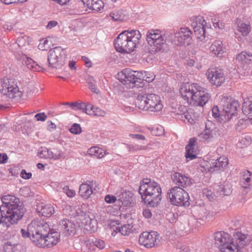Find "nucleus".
<instances>
[{
	"label": "nucleus",
	"instance_id": "obj_18",
	"mask_svg": "<svg viewBox=\"0 0 252 252\" xmlns=\"http://www.w3.org/2000/svg\"><path fill=\"white\" fill-rule=\"evenodd\" d=\"M191 31L187 27L181 28L178 32L174 33L172 43L177 46L185 44L189 45L191 41Z\"/></svg>",
	"mask_w": 252,
	"mask_h": 252
},
{
	"label": "nucleus",
	"instance_id": "obj_27",
	"mask_svg": "<svg viewBox=\"0 0 252 252\" xmlns=\"http://www.w3.org/2000/svg\"><path fill=\"white\" fill-rule=\"evenodd\" d=\"M81 1L87 8L95 11L100 10L103 6L101 0H81Z\"/></svg>",
	"mask_w": 252,
	"mask_h": 252
},
{
	"label": "nucleus",
	"instance_id": "obj_25",
	"mask_svg": "<svg viewBox=\"0 0 252 252\" xmlns=\"http://www.w3.org/2000/svg\"><path fill=\"white\" fill-rule=\"evenodd\" d=\"M36 212L43 216L49 217L54 213L55 210L51 204L42 203L37 205Z\"/></svg>",
	"mask_w": 252,
	"mask_h": 252
},
{
	"label": "nucleus",
	"instance_id": "obj_16",
	"mask_svg": "<svg viewBox=\"0 0 252 252\" xmlns=\"http://www.w3.org/2000/svg\"><path fill=\"white\" fill-rule=\"evenodd\" d=\"M159 234L156 231L142 232L139 238V242L147 248H151L156 246L159 243Z\"/></svg>",
	"mask_w": 252,
	"mask_h": 252
},
{
	"label": "nucleus",
	"instance_id": "obj_31",
	"mask_svg": "<svg viewBox=\"0 0 252 252\" xmlns=\"http://www.w3.org/2000/svg\"><path fill=\"white\" fill-rule=\"evenodd\" d=\"M66 104L70 105L71 109L73 110H80L83 112H85L87 114L89 109L92 108V104L91 103L73 102L71 104L69 103H66Z\"/></svg>",
	"mask_w": 252,
	"mask_h": 252
},
{
	"label": "nucleus",
	"instance_id": "obj_44",
	"mask_svg": "<svg viewBox=\"0 0 252 252\" xmlns=\"http://www.w3.org/2000/svg\"><path fill=\"white\" fill-rule=\"evenodd\" d=\"M87 82L88 84L89 88L92 92L98 94L99 91L96 87V81L94 80L93 77L89 76L87 79Z\"/></svg>",
	"mask_w": 252,
	"mask_h": 252
},
{
	"label": "nucleus",
	"instance_id": "obj_11",
	"mask_svg": "<svg viewBox=\"0 0 252 252\" xmlns=\"http://www.w3.org/2000/svg\"><path fill=\"white\" fill-rule=\"evenodd\" d=\"M220 105L222 106V116L226 120H230L233 116L237 113V109L240 106L238 101L230 97H224L222 98Z\"/></svg>",
	"mask_w": 252,
	"mask_h": 252
},
{
	"label": "nucleus",
	"instance_id": "obj_29",
	"mask_svg": "<svg viewBox=\"0 0 252 252\" xmlns=\"http://www.w3.org/2000/svg\"><path fill=\"white\" fill-rule=\"evenodd\" d=\"M240 185L242 188L245 189H249L252 185V174L249 171L246 170L243 172Z\"/></svg>",
	"mask_w": 252,
	"mask_h": 252
},
{
	"label": "nucleus",
	"instance_id": "obj_60",
	"mask_svg": "<svg viewBox=\"0 0 252 252\" xmlns=\"http://www.w3.org/2000/svg\"><path fill=\"white\" fill-rule=\"evenodd\" d=\"M129 136L132 138L139 140H144L146 139L144 135L139 134H129Z\"/></svg>",
	"mask_w": 252,
	"mask_h": 252
},
{
	"label": "nucleus",
	"instance_id": "obj_63",
	"mask_svg": "<svg viewBox=\"0 0 252 252\" xmlns=\"http://www.w3.org/2000/svg\"><path fill=\"white\" fill-rule=\"evenodd\" d=\"M143 215L145 218L149 219L152 217V213L149 209L143 210Z\"/></svg>",
	"mask_w": 252,
	"mask_h": 252
},
{
	"label": "nucleus",
	"instance_id": "obj_49",
	"mask_svg": "<svg viewBox=\"0 0 252 252\" xmlns=\"http://www.w3.org/2000/svg\"><path fill=\"white\" fill-rule=\"evenodd\" d=\"M129 151L135 152L140 150H145L147 149V146L139 145L137 144L129 145L128 146Z\"/></svg>",
	"mask_w": 252,
	"mask_h": 252
},
{
	"label": "nucleus",
	"instance_id": "obj_26",
	"mask_svg": "<svg viewBox=\"0 0 252 252\" xmlns=\"http://www.w3.org/2000/svg\"><path fill=\"white\" fill-rule=\"evenodd\" d=\"M209 51L211 53L217 56L221 57L225 51L222 42L220 40H215L210 46Z\"/></svg>",
	"mask_w": 252,
	"mask_h": 252
},
{
	"label": "nucleus",
	"instance_id": "obj_47",
	"mask_svg": "<svg viewBox=\"0 0 252 252\" xmlns=\"http://www.w3.org/2000/svg\"><path fill=\"white\" fill-rule=\"evenodd\" d=\"M144 73V75L142 73V81L143 80H145L146 82L150 83L152 82L155 79V75L153 73L147 72L145 71ZM143 85V84H142V85H141V87Z\"/></svg>",
	"mask_w": 252,
	"mask_h": 252
},
{
	"label": "nucleus",
	"instance_id": "obj_56",
	"mask_svg": "<svg viewBox=\"0 0 252 252\" xmlns=\"http://www.w3.org/2000/svg\"><path fill=\"white\" fill-rule=\"evenodd\" d=\"M34 117L37 121L42 122L45 121L47 118V116L43 112L37 113L35 115Z\"/></svg>",
	"mask_w": 252,
	"mask_h": 252
},
{
	"label": "nucleus",
	"instance_id": "obj_5",
	"mask_svg": "<svg viewBox=\"0 0 252 252\" xmlns=\"http://www.w3.org/2000/svg\"><path fill=\"white\" fill-rule=\"evenodd\" d=\"M141 37L138 30L125 31L114 41L116 50L122 53H130L134 51Z\"/></svg>",
	"mask_w": 252,
	"mask_h": 252
},
{
	"label": "nucleus",
	"instance_id": "obj_32",
	"mask_svg": "<svg viewBox=\"0 0 252 252\" xmlns=\"http://www.w3.org/2000/svg\"><path fill=\"white\" fill-rule=\"evenodd\" d=\"M84 219L82 220L80 226L88 231L93 230L94 228V224L96 223V220L91 219L88 216L84 217Z\"/></svg>",
	"mask_w": 252,
	"mask_h": 252
},
{
	"label": "nucleus",
	"instance_id": "obj_13",
	"mask_svg": "<svg viewBox=\"0 0 252 252\" xmlns=\"http://www.w3.org/2000/svg\"><path fill=\"white\" fill-rule=\"evenodd\" d=\"M190 21L195 35L200 41H202L205 37L206 29L209 28L210 26L207 25L204 18L200 15L192 17Z\"/></svg>",
	"mask_w": 252,
	"mask_h": 252
},
{
	"label": "nucleus",
	"instance_id": "obj_57",
	"mask_svg": "<svg viewBox=\"0 0 252 252\" xmlns=\"http://www.w3.org/2000/svg\"><path fill=\"white\" fill-rule=\"evenodd\" d=\"M105 201L108 203H113L117 200V197L112 195H107L105 196Z\"/></svg>",
	"mask_w": 252,
	"mask_h": 252
},
{
	"label": "nucleus",
	"instance_id": "obj_39",
	"mask_svg": "<svg viewBox=\"0 0 252 252\" xmlns=\"http://www.w3.org/2000/svg\"><path fill=\"white\" fill-rule=\"evenodd\" d=\"M178 118L183 121L186 123L193 124L195 123L194 120L188 111H184L182 113H177Z\"/></svg>",
	"mask_w": 252,
	"mask_h": 252
},
{
	"label": "nucleus",
	"instance_id": "obj_3",
	"mask_svg": "<svg viewBox=\"0 0 252 252\" xmlns=\"http://www.w3.org/2000/svg\"><path fill=\"white\" fill-rule=\"evenodd\" d=\"M180 94L189 104L195 106H203L211 97L205 89L196 83L183 85L180 88Z\"/></svg>",
	"mask_w": 252,
	"mask_h": 252
},
{
	"label": "nucleus",
	"instance_id": "obj_15",
	"mask_svg": "<svg viewBox=\"0 0 252 252\" xmlns=\"http://www.w3.org/2000/svg\"><path fill=\"white\" fill-rule=\"evenodd\" d=\"M60 241V233L52 229L42 239L36 240V246L41 248H52Z\"/></svg>",
	"mask_w": 252,
	"mask_h": 252
},
{
	"label": "nucleus",
	"instance_id": "obj_21",
	"mask_svg": "<svg viewBox=\"0 0 252 252\" xmlns=\"http://www.w3.org/2000/svg\"><path fill=\"white\" fill-rule=\"evenodd\" d=\"M171 178L174 183L178 186V187L186 188L191 184L189 178L178 172L173 173L171 175Z\"/></svg>",
	"mask_w": 252,
	"mask_h": 252
},
{
	"label": "nucleus",
	"instance_id": "obj_35",
	"mask_svg": "<svg viewBox=\"0 0 252 252\" xmlns=\"http://www.w3.org/2000/svg\"><path fill=\"white\" fill-rule=\"evenodd\" d=\"M88 154L91 156L100 158L106 155V152L102 149L98 147H92L88 151Z\"/></svg>",
	"mask_w": 252,
	"mask_h": 252
},
{
	"label": "nucleus",
	"instance_id": "obj_33",
	"mask_svg": "<svg viewBox=\"0 0 252 252\" xmlns=\"http://www.w3.org/2000/svg\"><path fill=\"white\" fill-rule=\"evenodd\" d=\"M210 124H211L212 123L208 121V123L206 124V128L198 135L199 138L204 142L211 141L213 137L212 130L211 129L210 127H207V126Z\"/></svg>",
	"mask_w": 252,
	"mask_h": 252
},
{
	"label": "nucleus",
	"instance_id": "obj_46",
	"mask_svg": "<svg viewBox=\"0 0 252 252\" xmlns=\"http://www.w3.org/2000/svg\"><path fill=\"white\" fill-rule=\"evenodd\" d=\"M217 190L220 192L221 194L228 195L231 192V189L228 185L217 186Z\"/></svg>",
	"mask_w": 252,
	"mask_h": 252
},
{
	"label": "nucleus",
	"instance_id": "obj_30",
	"mask_svg": "<svg viewBox=\"0 0 252 252\" xmlns=\"http://www.w3.org/2000/svg\"><path fill=\"white\" fill-rule=\"evenodd\" d=\"M236 59L242 64L252 63V54L246 51H242L236 56Z\"/></svg>",
	"mask_w": 252,
	"mask_h": 252
},
{
	"label": "nucleus",
	"instance_id": "obj_55",
	"mask_svg": "<svg viewBox=\"0 0 252 252\" xmlns=\"http://www.w3.org/2000/svg\"><path fill=\"white\" fill-rule=\"evenodd\" d=\"M94 246H96L99 249H103L105 247V243L104 241L100 239H95L93 242Z\"/></svg>",
	"mask_w": 252,
	"mask_h": 252
},
{
	"label": "nucleus",
	"instance_id": "obj_6",
	"mask_svg": "<svg viewBox=\"0 0 252 252\" xmlns=\"http://www.w3.org/2000/svg\"><path fill=\"white\" fill-rule=\"evenodd\" d=\"M149 89L140 90L135 101L136 106L140 109L149 112H159L163 108L160 97L155 94H150Z\"/></svg>",
	"mask_w": 252,
	"mask_h": 252
},
{
	"label": "nucleus",
	"instance_id": "obj_36",
	"mask_svg": "<svg viewBox=\"0 0 252 252\" xmlns=\"http://www.w3.org/2000/svg\"><path fill=\"white\" fill-rule=\"evenodd\" d=\"M21 246L18 244H13L11 242H6L3 246V252H20L19 248Z\"/></svg>",
	"mask_w": 252,
	"mask_h": 252
},
{
	"label": "nucleus",
	"instance_id": "obj_19",
	"mask_svg": "<svg viewBox=\"0 0 252 252\" xmlns=\"http://www.w3.org/2000/svg\"><path fill=\"white\" fill-rule=\"evenodd\" d=\"M209 82L213 86L219 87L225 81L224 73L221 69L210 68L206 73Z\"/></svg>",
	"mask_w": 252,
	"mask_h": 252
},
{
	"label": "nucleus",
	"instance_id": "obj_53",
	"mask_svg": "<svg viewBox=\"0 0 252 252\" xmlns=\"http://www.w3.org/2000/svg\"><path fill=\"white\" fill-rule=\"evenodd\" d=\"M63 191L69 197H72L75 195V191L70 189L68 186H65L63 188Z\"/></svg>",
	"mask_w": 252,
	"mask_h": 252
},
{
	"label": "nucleus",
	"instance_id": "obj_40",
	"mask_svg": "<svg viewBox=\"0 0 252 252\" xmlns=\"http://www.w3.org/2000/svg\"><path fill=\"white\" fill-rule=\"evenodd\" d=\"M244 114L247 115L252 113V100L250 98L245 99L242 106Z\"/></svg>",
	"mask_w": 252,
	"mask_h": 252
},
{
	"label": "nucleus",
	"instance_id": "obj_59",
	"mask_svg": "<svg viewBox=\"0 0 252 252\" xmlns=\"http://www.w3.org/2000/svg\"><path fill=\"white\" fill-rule=\"evenodd\" d=\"M21 177L24 179H29L32 177V174L31 172L27 173L25 169H23L21 172Z\"/></svg>",
	"mask_w": 252,
	"mask_h": 252
},
{
	"label": "nucleus",
	"instance_id": "obj_17",
	"mask_svg": "<svg viewBox=\"0 0 252 252\" xmlns=\"http://www.w3.org/2000/svg\"><path fill=\"white\" fill-rule=\"evenodd\" d=\"M63 49L61 47H56L51 49L48 53V62L50 66L58 68L62 66L64 62Z\"/></svg>",
	"mask_w": 252,
	"mask_h": 252
},
{
	"label": "nucleus",
	"instance_id": "obj_7",
	"mask_svg": "<svg viewBox=\"0 0 252 252\" xmlns=\"http://www.w3.org/2000/svg\"><path fill=\"white\" fill-rule=\"evenodd\" d=\"M146 40L151 47V52L156 53L163 52L166 46L164 36L159 30L151 29L146 34Z\"/></svg>",
	"mask_w": 252,
	"mask_h": 252
},
{
	"label": "nucleus",
	"instance_id": "obj_54",
	"mask_svg": "<svg viewBox=\"0 0 252 252\" xmlns=\"http://www.w3.org/2000/svg\"><path fill=\"white\" fill-rule=\"evenodd\" d=\"M214 26L215 28H218L220 29H222L224 28V23L222 21L219 20L217 18H215L213 21Z\"/></svg>",
	"mask_w": 252,
	"mask_h": 252
},
{
	"label": "nucleus",
	"instance_id": "obj_41",
	"mask_svg": "<svg viewBox=\"0 0 252 252\" xmlns=\"http://www.w3.org/2000/svg\"><path fill=\"white\" fill-rule=\"evenodd\" d=\"M92 108L89 109L88 112H87L88 115L98 117H104L105 115L106 112L104 110L95 107L93 104H92Z\"/></svg>",
	"mask_w": 252,
	"mask_h": 252
},
{
	"label": "nucleus",
	"instance_id": "obj_42",
	"mask_svg": "<svg viewBox=\"0 0 252 252\" xmlns=\"http://www.w3.org/2000/svg\"><path fill=\"white\" fill-rule=\"evenodd\" d=\"M252 139L250 136L247 134H243L239 140L238 146L241 148L247 147L251 142Z\"/></svg>",
	"mask_w": 252,
	"mask_h": 252
},
{
	"label": "nucleus",
	"instance_id": "obj_64",
	"mask_svg": "<svg viewBox=\"0 0 252 252\" xmlns=\"http://www.w3.org/2000/svg\"><path fill=\"white\" fill-rule=\"evenodd\" d=\"M8 159L7 156L6 154H0V163H5Z\"/></svg>",
	"mask_w": 252,
	"mask_h": 252
},
{
	"label": "nucleus",
	"instance_id": "obj_24",
	"mask_svg": "<svg viewBox=\"0 0 252 252\" xmlns=\"http://www.w3.org/2000/svg\"><path fill=\"white\" fill-rule=\"evenodd\" d=\"M195 143L196 140L194 138L190 139L189 140L188 144L186 147V158L187 159L192 160L196 158L197 150Z\"/></svg>",
	"mask_w": 252,
	"mask_h": 252
},
{
	"label": "nucleus",
	"instance_id": "obj_43",
	"mask_svg": "<svg viewBox=\"0 0 252 252\" xmlns=\"http://www.w3.org/2000/svg\"><path fill=\"white\" fill-rule=\"evenodd\" d=\"M28 68L35 71H40L42 67L32 59H28L26 62Z\"/></svg>",
	"mask_w": 252,
	"mask_h": 252
},
{
	"label": "nucleus",
	"instance_id": "obj_4",
	"mask_svg": "<svg viewBox=\"0 0 252 252\" xmlns=\"http://www.w3.org/2000/svg\"><path fill=\"white\" fill-rule=\"evenodd\" d=\"M139 192L145 203L151 207L158 206L161 199L160 185L150 179H144L140 182Z\"/></svg>",
	"mask_w": 252,
	"mask_h": 252
},
{
	"label": "nucleus",
	"instance_id": "obj_22",
	"mask_svg": "<svg viewBox=\"0 0 252 252\" xmlns=\"http://www.w3.org/2000/svg\"><path fill=\"white\" fill-rule=\"evenodd\" d=\"M60 225L63 233L65 236L73 235L76 233L75 224L69 220H62L60 222Z\"/></svg>",
	"mask_w": 252,
	"mask_h": 252
},
{
	"label": "nucleus",
	"instance_id": "obj_34",
	"mask_svg": "<svg viewBox=\"0 0 252 252\" xmlns=\"http://www.w3.org/2000/svg\"><path fill=\"white\" fill-rule=\"evenodd\" d=\"M237 30L243 36H247L250 33L251 28L249 23L240 22L237 23Z\"/></svg>",
	"mask_w": 252,
	"mask_h": 252
},
{
	"label": "nucleus",
	"instance_id": "obj_62",
	"mask_svg": "<svg viewBox=\"0 0 252 252\" xmlns=\"http://www.w3.org/2000/svg\"><path fill=\"white\" fill-rule=\"evenodd\" d=\"M212 115L215 118H218L220 116L219 109L217 106H214L212 108Z\"/></svg>",
	"mask_w": 252,
	"mask_h": 252
},
{
	"label": "nucleus",
	"instance_id": "obj_52",
	"mask_svg": "<svg viewBox=\"0 0 252 252\" xmlns=\"http://www.w3.org/2000/svg\"><path fill=\"white\" fill-rule=\"evenodd\" d=\"M49 47L48 40L47 39H43L40 40L38 45V48L42 51L47 50Z\"/></svg>",
	"mask_w": 252,
	"mask_h": 252
},
{
	"label": "nucleus",
	"instance_id": "obj_28",
	"mask_svg": "<svg viewBox=\"0 0 252 252\" xmlns=\"http://www.w3.org/2000/svg\"><path fill=\"white\" fill-rule=\"evenodd\" d=\"M39 156L43 158L58 159L60 158V153H54L46 148H41L39 152Z\"/></svg>",
	"mask_w": 252,
	"mask_h": 252
},
{
	"label": "nucleus",
	"instance_id": "obj_2",
	"mask_svg": "<svg viewBox=\"0 0 252 252\" xmlns=\"http://www.w3.org/2000/svg\"><path fill=\"white\" fill-rule=\"evenodd\" d=\"M245 234L237 232L234 238L224 231L216 232L214 235L215 245L221 252H243L247 241Z\"/></svg>",
	"mask_w": 252,
	"mask_h": 252
},
{
	"label": "nucleus",
	"instance_id": "obj_14",
	"mask_svg": "<svg viewBox=\"0 0 252 252\" xmlns=\"http://www.w3.org/2000/svg\"><path fill=\"white\" fill-rule=\"evenodd\" d=\"M0 91L10 98L20 96L21 94L16 83L13 80L7 78L0 81Z\"/></svg>",
	"mask_w": 252,
	"mask_h": 252
},
{
	"label": "nucleus",
	"instance_id": "obj_37",
	"mask_svg": "<svg viewBox=\"0 0 252 252\" xmlns=\"http://www.w3.org/2000/svg\"><path fill=\"white\" fill-rule=\"evenodd\" d=\"M110 17L114 21H123L126 17V12L123 10H114L110 13Z\"/></svg>",
	"mask_w": 252,
	"mask_h": 252
},
{
	"label": "nucleus",
	"instance_id": "obj_9",
	"mask_svg": "<svg viewBox=\"0 0 252 252\" xmlns=\"http://www.w3.org/2000/svg\"><path fill=\"white\" fill-rule=\"evenodd\" d=\"M52 229L48 223L43 220L35 219L29 224V230L34 233L32 242L34 244L36 240L42 239Z\"/></svg>",
	"mask_w": 252,
	"mask_h": 252
},
{
	"label": "nucleus",
	"instance_id": "obj_48",
	"mask_svg": "<svg viewBox=\"0 0 252 252\" xmlns=\"http://www.w3.org/2000/svg\"><path fill=\"white\" fill-rule=\"evenodd\" d=\"M109 226L110 229L112 230V235L115 236L117 233V232H116V231H117L116 227H120L119 221L110 220L109 223Z\"/></svg>",
	"mask_w": 252,
	"mask_h": 252
},
{
	"label": "nucleus",
	"instance_id": "obj_58",
	"mask_svg": "<svg viewBox=\"0 0 252 252\" xmlns=\"http://www.w3.org/2000/svg\"><path fill=\"white\" fill-rule=\"evenodd\" d=\"M27 0H0V1L5 4H9L11 3H23Z\"/></svg>",
	"mask_w": 252,
	"mask_h": 252
},
{
	"label": "nucleus",
	"instance_id": "obj_8",
	"mask_svg": "<svg viewBox=\"0 0 252 252\" xmlns=\"http://www.w3.org/2000/svg\"><path fill=\"white\" fill-rule=\"evenodd\" d=\"M119 80L129 88L141 87L142 85V72L136 71L130 68L123 69L119 74Z\"/></svg>",
	"mask_w": 252,
	"mask_h": 252
},
{
	"label": "nucleus",
	"instance_id": "obj_1",
	"mask_svg": "<svg viewBox=\"0 0 252 252\" xmlns=\"http://www.w3.org/2000/svg\"><path fill=\"white\" fill-rule=\"evenodd\" d=\"M1 201L2 204L0 206V212L3 222L8 227L17 223L25 212V209L20 199L14 195H7L1 198Z\"/></svg>",
	"mask_w": 252,
	"mask_h": 252
},
{
	"label": "nucleus",
	"instance_id": "obj_38",
	"mask_svg": "<svg viewBox=\"0 0 252 252\" xmlns=\"http://www.w3.org/2000/svg\"><path fill=\"white\" fill-rule=\"evenodd\" d=\"M133 226L130 224H124L121 227H116V232L120 233L122 235L126 236L132 232Z\"/></svg>",
	"mask_w": 252,
	"mask_h": 252
},
{
	"label": "nucleus",
	"instance_id": "obj_10",
	"mask_svg": "<svg viewBox=\"0 0 252 252\" xmlns=\"http://www.w3.org/2000/svg\"><path fill=\"white\" fill-rule=\"evenodd\" d=\"M168 196L172 204L188 207L189 197L188 193L180 187H175L168 192Z\"/></svg>",
	"mask_w": 252,
	"mask_h": 252
},
{
	"label": "nucleus",
	"instance_id": "obj_23",
	"mask_svg": "<svg viewBox=\"0 0 252 252\" xmlns=\"http://www.w3.org/2000/svg\"><path fill=\"white\" fill-rule=\"evenodd\" d=\"M118 200L125 206H128L131 204L133 194L130 191L121 189L116 193Z\"/></svg>",
	"mask_w": 252,
	"mask_h": 252
},
{
	"label": "nucleus",
	"instance_id": "obj_20",
	"mask_svg": "<svg viewBox=\"0 0 252 252\" xmlns=\"http://www.w3.org/2000/svg\"><path fill=\"white\" fill-rule=\"evenodd\" d=\"M96 187L95 182L88 181L83 183L80 186L79 195L85 199H88L91 194L94 192Z\"/></svg>",
	"mask_w": 252,
	"mask_h": 252
},
{
	"label": "nucleus",
	"instance_id": "obj_50",
	"mask_svg": "<svg viewBox=\"0 0 252 252\" xmlns=\"http://www.w3.org/2000/svg\"><path fill=\"white\" fill-rule=\"evenodd\" d=\"M29 224L28 225L27 228L26 229H21V233L22 234V235L23 237L24 238H30V239L31 240V241L32 242V238L33 237V236H34V233H31L29 230Z\"/></svg>",
	"mask_w": 252,
	"mask_h": 252
},
{
	"label": "nucleus",
	"instance_id": "obj_51",
	"mask_svg": "<svg viewBox=\"0 0 252 252\" xmlns=\"http://www.w3.org/2000/svg\"><path fill=\"white\" fill-rule=\"evenodd\" d=\"M69 131L73 134H78L81 132L82 129L79 124L75 123L69 128Z\"/></svg>",
	"mask_w": 252,
	"mask_h": 252
},
{
	"label": "nucleus",
	"instance_id": "obj_12",
	"mask_svg": "<svg viewBox=\"0 0 252 252\" xmlns=\"http://www.w3.org/2000/svg\"><path fill=\"white\" fill-rule=\"evenodd\" d=\"M228 163V158L222 156L215 159H211L209 161L203 160L200 163L202 171L213 172L222 170Z\"/></svg>",
	"mask_w": 252,
	"mask_h": 252
},
{
	"label": "nucleus",
	"instance_id": "obj_45",
	"mask_svg": "<svg viewBox=\"0 0 252 252\" xmlns=\"http://www.w3.org/2000/svg\"><path fill=\"white\" fill-rule=\"evenodd\" d=\"M30 39L27 36L19 37L16 40L18 45L20 48L28 46L30 44Z\"/></svg>",
	"mask_w": 252,
	"mask_h": 252
},
{
	"label": "nucleus",
	"instance_id": "obj_61",
	"mask_svg": "<svg viewBox=\"0 0 252 252\" xmlns=\"http://www.w3.org/2000/svg\"><path fill=\"white\" fill-rule=\"evenodd\" d=\"M82 59L83 61L85 62V65L88 67H91L92 65V63L89 59L85 56H82Z\"/></svg>",
	"mask_w": 252,
	"mask_h": 252
}]
</instances>
